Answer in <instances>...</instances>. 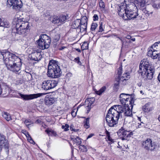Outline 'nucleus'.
Instances as JSON below:
<instances>
[{
	"mask_svg": "<svg viewBox=\"0 0 160 160\" xmlns=\"http://www.w3.org/2000/svg\"><path fill=\"white\" fill-rule=\"evenodd\" d=\"M129 76L130 73L129 72H124L122 76H121L119 79H118L119 78H116L115 80L118 81L121 80L122 82H123L124 80L126 81L128 80V78H130Z\"/></svg>",
	"mask_w": 160,
	"mask_h": 160,
	"instance_id": "nucleus-16",
	"label": "nucleus"
},
{
	"mask_svg": "<svg viewBox=\"0 0 160 160\" xmlns=\"http://www.w3.org/2000/svg\"><path fill=\"white\" fill-rule=\"evenodd\" d=\"M116 81L117 82H115L114 84V86L113 87L114 90L116 91H117L119 87V82L121 81V80H116Z\"/></svg>",
	"mask_w": 160,
	"mask_h": 160,
	"instance_id": "nucleus-38",
	"label": "nucleus"
},
{
	"mask_svg": "<svg viewBox=\"0 0 160 160\" xmlns=\"http://www.w3.org/2000/svg\"><path fill=\"white\" fill-rule=\"evenodd\" d=\"M152 6L154 8H156V9H158L160 7V6L159 4H156L155 3L153 4Z\"/></svg>",
	"mask_w": 160,
	"mask_h": 160,
	"instance_id": "nucleus-54",
	"label": "nucleus"
},
{
	"mask_svg": "<svg viewBox=\"0 0 160 160\" xmlns=\"http://www.w3.org/2000/svg\"><path fill=\"white\" fill-rule=\"evenodd\" d=\"M50 66V60L49 61V63L48 66V70L47 72V75L48 77H50V73H49V67Z\"/></svg>",
	"mask_w": 160,
	"mask_h": 160,
	"instance_id": "nucleus-51",
	"label": "nucleus"
},
{
	"mask_svg": "<svg viewBox=\"0 0 160 160\" xmlns=\"http://www.w3.org/2000/svg\"><path fill=\"white\" fill-rule=\"evenodd\" d=\"M88 42H84L81 46V49L82 50L88 49Z\"/></svg>",
	"mask_w": 160,
	"mask_h": 160,
	"instance_id": "nucleus-34",
	"label": "nucleus"
},
{
	"mask_svg": "<svg viewBox=\"0 0 160 160\" xmlns=\"http://www.w3.org/2000/svg\"><path fill=\"white\" fill-rule=\"evenodd\" d=\"M69 126L68 124H65V125H63L62 126V128L64 129V131H66L69 130Z\"/></svg>",
	"mask_w": 160,
	"mask_h": 160,
	"instance_id": "nucleus-46",
	"label": "nucleus"
},
{
	"mask_svg": "<svg viewBox=\"0 0 160 160\" xmlns=\"http://www.w3.org/2000/svg\"><path fill=\"white\" fill-rule=\"evenodd\" d=\"M103 30L102 27V23H101V25L99 27V30L98 31V32H102Z\"/></svg>",
	"mask_w": 160,
	"mask_h": 160,
	"instance_id": "nucleus-50",
	"label": "nucleus"
},
{
	"mask_svg": "<svg viewBox=\"0 0 160 160\" xmlns=\"http://www.w3.org/2000/svg\"><path fill=\"white\" fill-rule=\"evenodd\" d=\"M111 108L108 111L106 117V121L108 126L113 127L118 123V119L120 117L122 116L123 109L120 105L114 106Z\"/></svg>",
	"mask_w": 160,
	"mask_h": 160,
	"instance_id": "nucleus-3",
	"label": "nucleus"
},
{
	"mask_svg": "<svg viewBox=\"0 0 160 160\" xmlns=\"http://www.w3.org/2000/svg\"><path fill=\"white\" fill-rule=\"evenodd\" d=\"M57 81L54 80H51V89L55 87L57 84Z\"/></svg>",
	"mask_w": 160,
	"mask_h": 160,
	"instance_id": "nucleus-40",
	"label": "nucleus"
},
{
	"mask_svg": "<svg viewBox=\"0 0 160 160\" xmlns=\"http://www.w3.org/2000/svg\"><path fill=\"white\" fill-rule=\"evenodd\" d=\"M87 24H81L79 27V31L81 32H82L84 31H86L87 29Z\"/></svg>",
	"mask_w": 160,
	"mask_h": 160,
	"instance_id": "nucleus-29",
	"label": "nucleus"
},
{
	"mask_svg": "<svg viewBox=\"0 0 160 160\" xmlns=\"http://www.w3.org/2000/svg\"><path fill=\"white\" fill-rule=\"evenodd\" d=\"M151 139L150 138H148L146 140L142 142V146L145 150L146 148H148V145H149L150 141Z\"/></svg>",
	"mask_w": 160,
	"mask_h": 160,
	"instance_id": "nucleus-23",
	"label": "nucleus"
},
{
	"mask_svg": "<svg viewBox=\"0 0 160 160\" xmlns=\"http://www.w3.org/2000/svg\"><path fill=\"white\" fill-rule=\"evenodd\" d=\"M98 26L97 23L95 22L92 23L91 25V30L92 31H94Z\"/></svg>",
	"mask_w": 160,
	"mask_h": 160,
	"instance_id": "nucleus-42",
	"label": "nucleus"
},
{
	"mask_svg": "<svg viewBox=\"0 0 160 160\" xmlns=\"http://www.w3.org/2000/svg\"><path fill=\"white\" fill-rule=\"evenodd\" d=\"M80 21L81 24H84V25L87 24L88 18L86 16H83L80 19Z\"/></svg>",
	"mask_w": 160,
	"mask_h": 160,
	"instance_id": "nucleus-33",
	"label": "nucleus"
},
{
	"mask_svg": "<svg viewBox=\"0 0 160 160\" xmlns=\"http://www.w3.org/2000/svg\"><path fill=\"white\" fill-rule=\"evenodd\" d=\"M99 5L100 8H102L103 9L105 8V4L104 2L102 0H101L99 2Z\"/></svg>",
	"mask_w": 160,
	"mask_h": 160,
	"instance_id": "nucleus-47",
	"label": "nucleus"
},
{
	"mask_svg": "<svg viewBox=\"0 0 160 160\" xmlns=\"http://www.w3.org/2000/svg\"><path fill=\"white\" fill-rule=\"evenodd\" d=\"M58 61L53 59L51 60V67L54 68L56 66H58Z\"/></svg>",
	"mask_w": 160,
	"mask_h": 160,
	"instance_id": "nucleus-35",
	"label": "nucleus"
},
{
	"mask_svg": "<svg viewBox=\"0 0 160 160\" xmlns=\"http://www.w3.org/2000/svg\"><path fill=\"white\" fill-rule=\"evenodd\" d=\"M80 149H81V150L83 152H87V148L84 145H81L79 146Z\"/></svg>",
	"mask_w": 160,
	"mask_h": 160,
	"instance_id": "nucleus-45",
	"label": "nucleus"
},
{
	"mask_svg": "<svg viewBox=\"0 0 160 160\" xmlns=\"http://www.w3.org/2000/svg\"><path fill=\"white\" fill-rule=\"evenodd\" d=\"M108 138V139L109 141H110L111 142H113V140L112 138H111L110 137V138Z\"/></svg>",
	"mask_w": 160,
	"mask_h": 160,
	"instance_id": "nucleus-63",
	"label": "nucleus"
},
{
	"mask_svg": "<svg viewBox=\"0 0 160 160\" xmlns=\"http://www.w3.org/2000/svg\"><path fill=\"white\" fill-rule=\"evenodd\" d=\"M147 55L153 59H157L160 60V52H159L153 50L152 49L150 48L148 52Z\"/></svg>",
	"mask_w": 160,
	"mask_h": 160,
	"instance_id": "nucleus-12",
	"label": "nucleus"
},
{
	"mask_svg": "<svg viewBox=\"0 0 160 160\" xmlns=\"http://www.w3.org/2000/svg\"><path fill=\"white\" fill-rule=\"evenodd\" d=\"M80 19H77L73 22L71 26L72 28L74 29L78 28L80 25Z\"/></svg>",
	"mask_w": 160,
	"mask_h": 160,
	"instance_id": "nucleus-21",
	"label": "nucleus"
},
{
	"mask_svg": "<svg viewBox=\"0 0 160 160\" xmlns=\"http://www.w3.org/2000/svg\"><path fill=\"white\" fill-rule=\"evenodd\" d=\"M124 95H125V93H124L120 94L119 96L120 102L122 105H124L123 106L126 107V106L128 105H130L131 108H132V103L134 102V100L133 98H132V96L130 97V98L128 97V98H125L122 97L123 96H124Z\"/></svg>",
	"mask_w": 160,
	"mask_h": 160,
	"instance_id": "nucleus-7",
	"label": "nucleus"
},
{
	"mask_svg": "<svg viewBox=\"0 0 160 160\" xmlns=\"http://www.w3.org/2000/svg\"><path fill=\"white\" fill-rule=\"evenodd\" d=\"M73 125H71L70 126V130L72 131H77V129L75 130V129H74L73 128Z\"/></svg>",
	"mask_w": 160,
	"mask_h": 160,
	"instance_id": "nucleus-59",
	"label": "nucleus"
},
{
	"mask_svg": "<svg viewBox=\"0 0 160 160\" xmlns=\"http://www.w3.org/2000/svg\"><path fill=\"white\" fill-rule=\"evenodd\" d=\"M61 74V72L59 66L54 68L51 67V77L53 78H58Z\"/></svg>",
	"mask_w": 160,
	"mask_h": 160,
	"instance_id": "nucleus-10",
	"label": "nucleus"
},
{
	"mask_svg": "<svg viewBox=\"0 0 160 160\" xmlns=\"http://www.w3.org/2000/svg\"><path fill=\"white\" fill-rule=\"evenodd\" d=\"M66 48V47H64V46L62 47L61 48H59L58 47V50H62Z\"/></svg>",
	"mask_w": 160,
	"mask_h": 160,
	"instance_id": "nucleus-60",
	"label": "nucleus"
},
{
	"mask_svg": "<svg viewBox=\"0 0 160 160\" xmlns=\"http://www.w3.org/2000/svg\"><path fill=\"white\" fill-rule=\"evenodd\" d=\"M45 132L47 133V134H48V136H49V134L50 132V130L49 128L45 130Z\"/></svg>",
	"mask_w": 160,
	"mask_h": 160,
	"instance_id": "nucleus-58",
	"label": "nucleus"
},
{
	"mask_svg": "<svg viewBox=\"0 0 160 160\" xmlns=\"http://www.w3.org/2000/svg\"><path fill=\"white\" fill-rule=\"evenodd\" d=\"M50 38L46 34L41 35L39 39L37 41L39 48L43 50L48 48L50 44Z\"/></svg>",
	"mask_w": 160,
	"mask_h": 160,
	"instance_id": "nucleus-6",
	"label": "nucleus"
},
{
	"mask_svg": "<svg viewBox=\"0 0 160 160\" xmlns=\"http://www.w3.org/2000/svg\"><path fill=\"white\" fill-rule=\"evenodd\" d=\"M90 118H88L84 121V126L86 129L89 128L90 127L89 120Z\"/></svg>",
	"mask_w": 160,
	"mask_h": 160,
	"instance_id": "nucleus-31",
	"label": "nucleus"
},
{
	"mask_svg": "<svg viewBox=\"0 0 160 160\" xmlns=\"http://www.w3.org/2000/svg\"><path fill=\"white\" fill-rule=\"evenodd\" d=\"M145 0H137L135 3L138 4V6L140 8H143L145 5Z\"/></svg>",
	"mask_w": 160,
	"mask_h": 160,
	"instance_id": "nucleus-25",
	"label": "nucleus"
},
{
	"mask_svg": "<svg viewBox=\"0 0 160 160\" xmlns=\"http://www.w3.org/2000/svg\"><path fill=\"white\" fill-rule=\"evenodd\" d=\"M158 81L160 82V73L159 74V75L158 76Z\"/></svg>",
	"mask_w": 160,
	"mask_h": 160,
	"instance_id": "nucleus-64",
	"label": "nucleus"
},
{
	"mask_svg": "<svg viewBox=\"0 0 160 160\" xmlns=\"http://www.w3.org/2000/svg\"><path fill=\"white\" fill-rule=\"evenodd\" d=\"M51 133L52 135L53 136L57 137L58 136L56 132L52 130H51Z\"/></svg>",
	"mask_w": 160,
	"mask_h": 160,
	"instance_id": "nucleus-53",
	"label": "nucleus"
},
{
	"mask_svg": "<svg viewBox=\"0 0 160 160\" xmlns=\"http://www.w3.org/2000/svg\"><path fill=\"white\" fill-rule=\"evenodd\" d=\"M138 126L139 128L144 127V123L142 122H141V123L139 125H138Z\"/></svg>",
	"mask_w": 160,
	"mask_h": 160,
	"instance_id": "nucleus-61",
	"label": "nucleus"
},
{
	"mask_svg": "<svg viewBox=\"0 0 160 160\" xmlns=\"http://www.w3.org/2000/svg\"><path fill=\"white\" fill-rule=\"evenodd\" d=\"M7 4L8 7L12 6V8L15 10H19L22 6L21 0H7Z\"/></svg>",
	"mask_w": 160,
	"mask_h": 160,
	"instance_id": "nucleus-8",
	"label": "nucleus"
},
{
	"mask_svg": "<svg viewBox=\"0 0 160 160\" xmlns=\"http://www.w3.org/2000/svg\"><path fill=\"white\" fill-rule=\"evenodd\" d=\"M8 24L7 23H5V22H2L1 18H0V27H2L5 28H8Z\"/></svg>",
	"mask_w": 160,
	"mask_h": 160,
	"instance_id": "nucleus-41",
	"label": "nucleus"
},
{
	"mask_svg": "<svg viewBox=\"0 0 160 160\" xmlns=\"http://www.w3.org/2000/svg\"><path fill=\"white\" fill-rule=\"evenodd\" d=\"M26 136L27 137L28 140L29 141V142L32 144H33L34 143V141L32 139V138L30 136V135L27 133V134L26 135Z\"/></svg>",
	"mask_w": 160,
	"mask_h": 160,
	"instance_id": "nucleus-44",
	"label": "nucleus"
},
{
	"mask_svg": "<svg viewBox=\"0 0 160 160\" xmlns=\"http://www.w3.org/2000/svg\"><path fill=\"white\" fill-rule=\"evenodd\" d=\"M95 98H89L87 99L85 101V104L88 105L87 106L88 109L87 110L88 112L91 108V105L93 104L95 101Z\"/></svg>",
	"mask_w": 160,
	"mask_h": 160,
	"instance_id": "nucleus-15",
	"label": "nucleus"
},
{
	"mask_svg": "<svg viewBox=\"0 0 160 160\" xmlns=\"http://www.w3.org/2000/svg\"><path fill=\"white\" fill-rule=\"evenodd\" d=\"M33 123V122L29 119H26L24 121V123L27 126H28Z\"/></svg>",
	"mask_w": 160,
	"mask_h": 160,
	"instance_id": "nucleus-43",
	"label": "nucleus"
},
{
	"mask_svg": "<svg viewBox=\"0 0 160 160\" xmlns=\"http://www.w3.org/2000/svg\"><path fill=\"white\" fill-rule=\"evenodd\" d=\"M45 104L48 106H50V95L49 94L47 95L45 97L44 99Z\"/></svg>",
	"mask_w": 160,
	"mask_h": 160,
	"instance_id": "nucleus-30",
	"label": "nucleus"
},
{
	"mask_svg": "<svg viewBox=\"0 0 160 160\" xmlns=\"http://www.w3.org/2000/svg\"><path fill=\"white\" fill-rule=\"evenodd\" d=\"M150 103H147L146 104L142 107V110L145 112H149L152 110L153 108L150 106Z\"/></svg>",
	"mask_w": 160,
	"mask_h": 160,
	"instance_id": "nucleus-19",
	"label": "nucleus"
},
{
	"mask_svg": "<svg viewBox=\"0 0 160 160\" xmlns=\"http://www.w3.org/2000/svg\"><path fill=\"white\" fill-rule=\"evenodd\" d=\"M134 4L127 5L125 2L121 3L118 8V15L125 20L134 19L138 15V9Z\"/></svg>",
	"mask_w": 160,
	"mask_h": 160,
	"instance_id": "nucleus-2",
	"label": "nucleus"
},
{
	"mask_svg": "<svg viewBox=\"0 0 160 160\" xmlns=\"http://www.w3.org/2000/svg\"><path fill=\"white\" fill-rule=\"evenodd\" d=\"M3 59L8 69L16 73L20 70L21 59L14 54L8 51L1 52Z\"/></svg>",
	"mask_w": 160,
	"mask_h": 160,
	"instance_id": "nucleus-1",
	"label": "nucleus"
},
{
	"mask_svg": "<svg viewBox=\"0 0 160 160\" xmlns=\"http://www.w3.org/2000/svg\"><path fill=\"white\" fill-rule=\"evenodd\" d=\"M57 42L58 41L53 40V42H52V45L53 46V47L54 48V51H55L58 50V46L57 47Z\"/></svg>",
	"mask_w": 160,
	"mask_h": 160,
	"instance_id": "nucleus-39",
	"label": "nucleus"
},
{
	"mask_svg": "<svg viewBox=\"0 0 160 160\" xmlns=\"http://www.w3.org/2000/svg\"><path fill=\"white\" fill-rule=\"evenodd\" d=\"M122 65H121V66L118 68L117 74L116 75V78H119L122 75Z\"/></svg>",
	"mask_w": 160,
	"mask_h": 160,
	"instance_id": "nucleus-32",
	"label": "nucleus"
},
{
	"mask_svg": "<svg viewBox=\"0 0 160 160\" xmlns=\"http://www.w3.org/2000/svg\"><path fill=\"white\" fill-rule=\"evenodd\" d=\"M121 107L123 109L122 116L123 115L127 117H131L132 116V112L131 110L132 108H131L130 105H128L126 106V107L121 106Z\"/></svg>",
	"mask_w": 160,
	"mask_h": 160,
	"instance_id": "nucleus-13",
	"label": "nucleus"
},
{
	"mask_svg": "<svg viewBox=\"0 0 160 160\" xmlns=\"http://www.w3.org/2000/svg\"><path fill=\"white\" fill-rule=\"evenodd\" d=\"M128 131V133L127 136L126 138L125 139H127L126 138H127L131 137V136L133 135V133L132 132H129V131Z\"/></svg>",
	"mask_w": 160,
	"mask_h": 160,
	"instance_id": "nucleus-52",
	"label": "nucleus"
},
{
	"mask_svg": "<svg viewBox=\"0 0 160 160\" xmlns=\"http://www.w3.org/2000/svg\"><path fill=\"white\" fill-rule=\"evenodd\" d=\"M42 57V55L40 52L35 51L32 53L31 59L36 61L40 60Z\"/></svg>",
	"mask_w": 160,
	"mask_h": 160,
	"instance_id": "nucleus-14",
	"label": "nucleus"
},
{
	"mask_svg": "<svg viewBox=\"0 0 160 160\" xmlns=\"http://www.w3.org/2000/svg\"><path fill=\"white\" fill-rule=\"evenodd\" d=\"M49 81H47L45 82V83H44V82L43 83L42 87L44 89L48 90L50 89V84H49Z\"/></svg>",
	"mask_w": 160,
	"mask_h": 160,
	"instance_id": "nucleus-26",
	"label": "nucleus"
},
{
	"mask_svg": "<svg viewBox=\"0 0 160 160\" xmlns=\"http://www.w3.org/2000/svg\"><path fill=\"white\" fill-rule=\"evenodd\" d=\"M30 26L29 22L22 20V18H15L13 22V29L18 34L24 37L28 32Z\"/></svg>",
	"mask_w": 160,
	"mask_h": 160,
	"instance_id": "nucleus-5",
	"label": "nucleus"
},
{
	"mask_svg": "<svg viewBox=\"0 0 160 160\" xmlns=\"http://www.w3.org/2000/svg\"><path fill=\"white\" fill-rule=\"evenodd\" d=\"M106 87L103 86L102 87L99 91L96 92L97 94L98 95H101L106 89Z\"/></svg>",
	"mask_w": 160,
	"mask_h": 160,
	"instance_id": "nucleus-37",
	"label": "nucleus"
},
{
	"mask_svg": "<svg viewBox=\"0 0 160 160\" xmlns=\"http://www.w3.org/2000/svg\"><path fill=\"white\" fill-rule=\"evenodd\" d=\"M93 19L94 21L97 20L98 19V16L96 14H95L94 15V16L93 17Z\"/></svg>",
	"mask_w": 160,
	"mask_h": 160,
	"instance_id": "nucleus-55",
	"label": "nucleus"
},
{
	"mask_svg": "<svg viewBox=\"0 0 160 160\" xmlns=\"http://www.w3.org/2000/svg\"><path fill=\"white\" fill-rule=\"evenodd\" d=\"M139 67L138 72L141 74L142 77L144 80L152 78L154 69L150 62L146 59H143L141 62Z\"/></svg>",
	"mask_w": 160,
	"mask_h": 160,
	"instance_id": "nucleus-4",
	"label": "nucleus"
},
{
	"mask_svg": "<svg viewBox=\"0 0 160 160\" xmlns=\"http://www.w3.org/2000/svg\"><path fill=\"white\" fill-rule=\"evenodd\" d=\"M71 139L78 145H80L82 143L81 139L78 137H77L75 138L71 137Z\"/></svg>",
	"mask_w": 160,
	"mask_h": 160,
	"instance_id": "nucleus-27",
	"label": "nucleus"
},
{
	"mask_svg": "<svg viewBox=\"0 0 160 160\" xmlns=\"http://www.w3.org/2000/svg\"><path fill=\"white\" fill-rule=\"evenodd\" d=\"M117 133L118 135L119 136H122L123 137H125V136H127V134L128 133V131L125 130L123 127H122L119 130Z\"/></svg>",
	"mask_w": 160,
	"mask_h": 160,
	"instance_id": "nucleus-20",
	"label": "nucleus"
},
{
	"mask_svg": "<svg viewBox=\"0 0 160 160\" xmlns=\"http://www.w3.org/2000/svg\"><path fill=\"white\" fill-rule=\"evenodd\" d=\"M2 115L3 117L5 118L7 121H8L12 120V118L10 114L7 112H2Z\"/></svg>",
	"mask_w": 160,
	"mask_h": 160,
	"instance_id": "nucleus-24",
	"label": "nucleus"
},
{
	"mask_svg": "<svg viewBox=\"0 0 160 160\" xmlns=\"http://www.w3.org/2000/svg\"><path fill=\"white\" fill-rule=\"evenodd\" d=\"M74 61L77 63L79 65H81L82 63L79 61V57H77L75 58L74 60Z\"/></svg>",
	"mask_w": 160,
	"mask_h": 160,
	"instance_id": "nucleus-48",
	"label": "nucleus"
},
{
	"mask_svg": "<svg viewBox=\"0 0 160 160\" xmlns=\"http://www.w3.org/2000/svg\"><path fill=\"white\" fill-rule=\"evenodd\" d=\"M19 94L21 98L23 99V100H29L37 98L38 97H41L42 95H44L45 94L43 93H38L30 95H24L20 93H19Z\"/></svg>",
	"mask_w": 160,
	"mask_h": 160,
	"instance_id": "nucleus-9",
	"label": "nucleus"
},
{
	"mask_svg": "<svg viewBox=\"0 0 160 160\" xmlns=\"http://www.w3.org/2000/svg\"><path fill=\"white\" fill-rule=\"evenodd\" d=\"M51 21L53 23H57L59 22L58 17L57 16H54L51 17Z\"/></svg>",
	"mask_w": 160,
	"mask_h": 160,
	"instance_id": "nucleus-28",
	"label": "nucleus"
},
{
	"mask_svg": "<svg viewBox=\"0 0 160 160\" xmlns=\"http://www.w3.org/2000/svg\"><path fill=\"white\" fill-rule=\"evenodd\" d=\"M59 19V22H63L67 18L65 16L62 15L60 16L58 18Z\"/></svg>",
	"mask_w": 160,
	"mask_h": 160,
	"instance_id": "nucleus-36",
	"label": "nucleus"
},
{
	"mask_svg": "<svg viewBox=\"0 0 160 160\" xmlns=\"http://www.w3.org/2000/svg\"><path fill=\"white\" fill-rule=\"evenodd\" d=\"M93 135H94V134H90L88 137L87 138V139H88L89 138H90L92 137Z\"/></svg>",
	"mask_w": 160,
	"mask_h": 160,
	"instance_id": "nucleus-62",
	"label": "nucleus"
},
{
	"mask_svg": "<svg viewBox=\"0 0 160 160\" xmlns=\"http://www.w3.org/2000/svg\"><path fill=\"white\" fill-rule=\"evenodd\" d=\"M57 100L56 98H54L53 97L51 98V103L53 104Z\"/></svg>",
	"mask_w": 160,
	"mask_h": 160,
	"instance_id": "nucleus-49",
	"label": "nucleus"
},
{
	"mask_svg": "<svg viewBox=\"0 0 160 160\" xmlns=\"http://www.w3.org/2000/svg\"><path fill=\"white\" fill-rule=\"evenodd\" d=\"M148 148H146L145 150L148 151H154L156 148L157 145L154 142H152V140H151L150 142V143H149V145H148Z\"/></svg>",
	"mask_w": 160,
	"mask_h": 160,
	"instance_id": "nucleus-18",
	"label": "nucleus"
},
{
	"mask_svg": "<svg viewBox=\"0 0 160 160\" xmlns=\"http://www.w3.org/2000/svg\"><path fill=\"white\" fill-rule=\"evenodd\" d=\"M132 95L131 94H125V95H124V96H123L122 97H123L124 98H128V97H130Z\"/></svg>",
	"mask_w": 160,
	"mask_h": 160,
	"instance_id": "nucleus-57",
	"label": "nucleus"
},
{
	"mask_svg": "<svg viewBox=\"0 0 160 160\" xmlns=\"http://www.w3.org/2000/svg\"><path fill=\"white\" fill-rule=\"evenodd\" d=\"M8 147V141L6 139L5 137L0 134V148L1 150L2 148L7 149Z\"/></svg>",
	"mask_w": 160,
	"mask_h": 160,
	"instance_id": "nucleus-11",
	"label": "nucleus"
},
{
	"mask_svg": "<svg viewBox=\"0 0 160 160\" xmlns=\"http://www.w3.org/2000/svg\"><path fill=\"white\" fill-rule=\"evenodd\" d=\"M56 32H57V31L54 29L52 31L51 33L54 36V37H53L54 40L58 41L60 39V35L58 33Z\"/></svg>",
	"mask_w": 160,
	"mask_h": 160,
	"instance_id": "nucleus-22",
	"label": "nucleus"
},
{
	"mask_svg": "<svg viewBox=\"0 0 160 160\" xmlns=\"http://www.w3.org/2000/svg\"><path fill=\"white\" fill-rule=\"evenodd\" d=\"M151 49L156 51L160 52V42H158L155 43L150 47Z\"/></svg>",
	"mask_w": 160,
	"mask_h": 160,
	"instance_id": "nucleus-17",
	"label": "nucleus"
},
{
	"mask_svg": "<svg viewBox=\"0 0 160 160\" xmlns=\"http://www.w3.org/2000/svg\"><path fill=\"white\" fill-rule=\"evenodd\" d=\"M71 114L73 117H75L76 115V112H75L74 110H72L71 112Z\"/></svg>",
	"mask_w": 160,
	"mask_h": 160,
	"instance_id": "nucleus-56",
	"label": "nucleus"
}]
</instances>
